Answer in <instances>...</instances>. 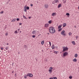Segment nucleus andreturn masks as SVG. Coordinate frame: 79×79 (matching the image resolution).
<instances>
[{
	"label": "nucleus",
	"mask_w": 79,
	"mask_h": 79,
	"mask_svg": "<svg viewBox=\"0 0 79 79\" xmlns=\"http://www.w3.org/2000/svg\"><path fill=\"white\" fill-rule=\"evenodd\" d=\"M49 32L51 34H53L55 32V30L53 28V27H50L49 28Z\"/></svg>",
	"instance_id": "nucleus-1"
},
{
	"label": "nucleus",
	"mask_w": 79,
	"mask_h": 79,
	"mask_svg": "<svg viewBox=\"0 0 79 79\" xmlns=\"http://www.w3.org/2000/svg\"><path fill=\"white\" fill-rule=\"evenodd\" d=\"M63 50L62 52H65V51H68V48L65 47H63Z\"/></svg>",
	"instance_id": "nucleus-2"
},
{
	"label": "nucleus",
	"mask_w": 79,
	"mask_h": 79,
	"mask_svg": "<svg viewBox=\"0 0 79 79\" xmlns=\"http://www.w3.org/2000/svg\"><path fill=\"white\" fill-rule=\"evenodd\" d=\"M68 55V52H65L63 54V56L65 57V56H66Z\"/></svg>",
	"instance_id": "nucleus-3"
},
{
	"label": "nucleus",
	"mask_w": 79,
	"mask_h": 79,
	"mask_svg": "<svg viewBox=\"0 0 79 79\" xmlns=\"http://www.w3.org/2000/svg\"><path fill=\"white\" fill-rule=\"evenodd\" d=\"M49 69L48 70L49 72V73L51 74L52 73V69H53V68L52 67H51L49 68Z\"/></svg>",
	"instance_id": "nucleus-4"
},
{
	"label": "nucleus",
	"mask_w": 79,
	"mask_h": 79,
	"mask_svg": "<svg viewBox=\"0 0 79 79\" xmlns=\"http://www.w3.org/2000/svg\"><path fill=\"white\" fill-rule=\"evenodd\" d=\"M27 76H29V77H31L33 76V75L31 73H28L27 74Z\"/></svg>",
	"instance_id": "nucleus-5"
},
{
	"label": "nucleus",
	"mask_w": 79,
	"mask_h": 79,
	"mask_svg": "<svg viewBox=\"0 0 79 79\" xmlns=\"http://www.w3.org/2000/svg\"><path fill=\"white\" fill-rule=\"evenodd\" d=\"M65 31H64L63 30L61 32V35H66V34L64 33Z\"/></svg>",
	"instance_id": "nucleus-6"
},
{
	"label": "nucleus",
	"mask_w": 79,
	"mask_h": 79,
	"mask_svg": "<svg viewBox=\"0 0 79 79\" xmlns=\"http://www.w3.org/2000/svg\"><path fill=\"white\" fill-rule=\"evenodd\" d=\"M32 33L33 35H36V31L35 30H33L32 32Z\"/></svg>",
	"instance_id": "nucleus-7"
},
{
	"label": "nucleus",
	"mask_w": 79,
	"mask_h": 79,
	"mask_svg": "<svg viewBox=\"0 0 79 79\" xmlns=\"http://www.w3.org/2000/svg\"><path fill=\"white\" fill-rule=\"evenodd\" d=\"M44 7L46 8H48V7H49V6H48V4H45Z\"/></svg>",
	"instance_id": "nucleus-8"
},
{
	"label": "nucleus",
	"mask_w": 79,
	"mask_h": 79,
	"mask_svg": "<svg viewBox=\"0 0 79 79\" xmlns=\"http://www.w3.org/2000/svg\"><path fill=\"white\" fill-rule=\"evenodd\" d=\"M77 60L76 58L74 59L73 60V62H77Z\"/></svg>",
	"instance_id": "nucleus-9"
},
{
	"label": "nucleus",
	"mask_w": 79,
	"mask_h": 79,
	"mask_svg": "<svg viewBox=\"0 0 79 79\" xmlns=\"http://www.w3.org/2000/svg\"><path fill=\"white\" fill-rule=\"evenodd\" d=\"M49 26V24L48 23H46L45 24V26L46 27H48Z\"/></svg>",
	"instance_id": "nucleus-10"
},
{
	"label": "nucleus",
	"mask_w": 79,
	"mask_h": 79,
	"mask_svg": "<svg viewBox=\"0 0 79 79\" xmlns=\"http://www.w3.org/2000/svg\"><path fill=\"white\" fill-rule=\"evenodd\" d=\"M52 49H54V48H55V45L52 44Z\"/></svg>",
	"instance_id": "nucleus-11"
},
{
	"label": "nucleus",
	"mask_w": 79,
	"mask_h": 79,
	"mask_svg": "<svg viewBox=\"0 0 79 79\" xmlns=\"http://www.w3.org/2000/svg\"><path fill=\"white\" fill-rule=\"evenodd\" d=\"M16 19H12L11 21L12 22H15V21H16Z\"/></svg>",
	"instance_id": "nucleus-12"
},
{
	"label": "nucleus",
	"mask_w": 79,
	"mask_h": 79,
	"mask_svg": "<svg viewBox=\"0 0 79 79\" xmlns=\"http://www.w3.org/2000/svg\"><path fill=\"white\" fill-rule=\"evenodd\" d=\"M56 15V13H52V16H55Z\"/></svg>",
	"instance_id": "nucleus-13"
},
{
	"label": "nucleus",
	"mask_w": 79,
	"mask_h": 79,
	"mask_svg": "<svg viewBox=\"0 0 79 79\" xmlns=\"http://www.w3.org/2000/svg\"><path fill=\"white\" fill-rule=\"evenodd\" d=\"M61 27H62V25H59V26H58V29H60V28H61Z\"/></svg>",
	"instance_id": "nucleus-14"
},
{
	"label": "nucleus",
	"mask_w": 79,
	"mask_h": 79,
	"mask_svg": "<svg viewBox=\"0 0 79 79\" xmlns=\"http://www.w3.org/2000/svg\"><path fill=\"white\" fill-rule=\"evenodd\" d=\"M55 3H58V2H59V1L58 0H55Z\"/></svg>",
	"instance_id": "nucleus-15"
},
{
	"label": "nucleus",
	"mask_w": 79,
	"mask_h": 79,
	"mask_svg": "<svg viewBox=\"0 0 79 79\" xmlns=\"http://www.w3.org/2000/svg\"><path fill=\"white\" fill-rule=\"evenodd\" d=\"M41 44H42V45H44V40H43L41 42Z\"/></svg>",
	"instance_id": "nucleus-16"
},
{
	"label": "nucleus",
	"mask_w": 79,
	"mask_h": 79,
	"mask_svg": "<svg viewBox=\"0 0 79 79\" xmlns=\"http://www.w3.org/2000/svg\"><path fill=\"white\" fill-rule=\"evenodd\" d=\"M66 26V24L64 23L63 24V27H65Z\"/></svg>",
	"instance_id": "nucleus-17"
},
{
	"label": "nucleus",
	"mask_w": 79,
	"mask_h": 79,
	"mask_svg": "<svg viewBox=\"0 0 79 79\" xmlns=\"http://www.w3.org/2000/svg\"><path fill=\"white\" fill-rule=\"evenodd\" d=\"M24 10L25 12H27V9H26V8H24Z\"/></svg>",
	"instance_id": "nucleus-18"
},
{
	"label": "nucleus",
	"mask_w": 79,
	"mask_h": 79,
	"mask_svg": "<svg viewBox=\"0 0 79 79\" xmlns=\"http://www.w3.org/2000/svg\"><path fill=\"white\" fill-rule=\"evenodd\" d=\"M72 44H73V45H75L76 43H75V42L74 41H73L72 42Z\"/></svg>",
	"instance_id": "nucleus-19"
},
{
	"label": "nucleus",
	"mask_w": 79,
	"mask_h": 79,
	"mask_svg": "<svg viewBox=\"0 0 79 79\" xmlns=\"http://www.w3.org/2000/svg\"><path fill=\"white\" fill-rule=\"evenodd\" d=\"M23 18H24V19H27V18H26V16H25L24 15H23Z\"/></svg>",
	"instance_id": "nucleus-20"
},
{
	"label": "nucleus",
	"mask_w": 79,
	"mask_h": 79,
	"mask_svg": "<svg viewBox=\"0 0 79 79\" xmlns=\"http://www.w3.org/2000/svg\"><path fill=\"white\" fill-rule=\"evenodd\" d=\"M61 6V4H60L58 5V8H60V7Z\"/></svg>",
	"instance_id": "nucleus-21"
},
{
	"label": "nucleus",
	"mask_w": 79,
	"mask_h": 79,
	"mask_svg": "<svg viewBox=\"0 0 79 79\" xmlns=\"http://www.w3.org/2000/svg\"><path fill=\"white\" fill-rule=\"evenodd\" d=\"M74 56H75V58L77 57V54H75L74 55Z\"/></svg>",
	"instance_id": "nucleus-22"
},
{
	"label": "nucleus",
	"mask_w": 79,
	"mask_h": 79,
	"mask_svg": "<svg viewBox=\"0 0 79 79\" xmlns=\"http://www.w3.org/2000/svg\"><path fill=\"white\" fill-rule=\"evenodd\" d=\"M52 21L50 20L48 21V23L49 24H51L52 23Z\"/></svg>",
	"instance_id": "nucleus-23"
},
{
	"label": "nucleus",
	"mask_w": 79,
	"mask_h": 79,
	"mask_svg": "<svg viewBox=\"0 0 79 79\" xmlns=\"http://www.w3.org/2000/svg\"><path fill=\"white\" fill-rule=\"evenodd\" d=\"M69 78L70 79H72V78H73V77H72V76H70L69 77Z\"/></svg>",
	"instance_id": "nucleus-24"
},
{
	"label": "nucleus",
	"mask_w": 79,
	"mask_h": 79,
	"mask_svg": "<svg viewBox=\"0 0 79 79\" xmlns=\"http://www.w3.org/2000/svg\"><path fill=\"white\" fill-rule=\"evenodd\" d=\"M52 79H57V78L56 77H52Z\"/></svg>",
	"instance_id": "nucleus-25"
},
{
	"label": "nucleus",
	"mask_w": 79,
	"mask_h": 79,
	"mask_svg": "<svg viewBox=\"0 0 79 79\" xmlns=\"http://www.w3.org/2000/svg\"><path fill=\"white\" fill-rule=\"evenodd\" d=\"M14 33L15 34H17L18 33V31H15V32Z\"/></svg>",
	"instance_id": "nucleus-26"
},
{
	"label": "nucleus",
	"mask_w": 79,
	"mask_h": 79,
	"mask_svg": "<svg viewBox=\"0 0 79 79\" xmlns=\"http://www.w3.org/2000/svg\"><path fill=\"white\" fill-rule=\"evenodd\" d=\"M67 16H69V13H67L66 14Z\"/></svg>",
	"instance_id": "nucleus-27"
},
{
	"label": "nucleus",
	"mask_w": 79,
	"mask_h": 79,
	"mask_svg": "<svg viewBox=\"0 0 79 79\" xmlns=\"http://www.w3.org/2000/svg\"><path fill=\"white\" fill-rule=\"evenodd\" d=\"M26 9L27 10H29V7L28 6H27V7Z\"/></svg>",
	"instance_id": "nucleus-28"
},
{
	"label": "nucleus",
	"mask_w": 79,
	"mask_h": 79,
	"mask_svg": "<svg viewBox=\"0 0 79 79\" xmlns=\"http://www.w3.org/2000/svg\"><path fill=\"white\" fill-rule=\"evenodd\" d=\"M61 30H62V28H59L58 30V31H61Z\"/></svg>",
	"instance_id": "nucleus-29"
},
{
	"label": "nucleus",
	"mask_w": 79,
	"mask_h": 79,
	"mask_svg": "<svg viewBox=\"0 0 79 79\" xmlns=\"http://www.w3.org/2000/svg\"><path fill=\"white\" fill-rule=\"evenodd\" d=\"M58 51H55L54 52L56 54H57L58 53Z\"/></svg>",
	"instance_id": "nucleus-30"
},
{
	"label": "nucleus",
	"mask_w": 79,
	"mask_h": 79,
	"mask_svg": "<svg viewBox=\"0 0 79 79\" xmlns=\"http://www.w3.org/2000/svg\"><path fill=\"white\" fill-rule=\"evenodd\" d=\"M52 4H55V3H56L55 2V1H53L52 2Z\"/></svg>",
	"instance_id": "nucleus-31"
},
{
	"label": "nucleus",
	"mask_w": 79,
	"mask_h": 79,
	"mask_svg": "<svg viewBox=\"0 0 79 79\" xmlns=\"http://www.w3.org/2000/svg\"><path fill=\"white\" fill-rule=\"evenodd\" d=\"M27 46H26V45H24V48H27Z\"/></svg>",
	"instance_id": "nucleus-32"
},
{
	"label": "nucleus",
	"mask_w": 79,
	"mask_h": 79,
	"mask_svg": "<svg viewBox=\"0 0 79 79\" xmlns=\"http://www.w3.org/2000/svg\"><path fill=\"white\" fill-rule=\"evenodd\" d=\"M69 35H72V34L71 33H69Z\"/></svg>",
	"instance_id": "nucleus-33"
},
{
	"label": "nucleus",
	"mask_w": 79,
	"mask_h": 79,
	"mask_svg": "<svg viewBox=\"0 0 79 79\" xmlns=\"http://www.w3.org/2000/svg\"><path fill=\"white\" fill-rule=\"evenodd\" d=\"M35 37V35H33L32 36V37H33V38H34V37Z\"/></svg>",
	"instance_id": "nucleus-34"
},
{
	"label": "nucleus",
	"mask_w": 79,
	"mask_h": 79,
	"mask_svg": "<svg viewBox=\"0 0 79 79\" xmlns=\"http://www.w3.org/2000/svg\"><path fill=\"white\" fill-rule=\"evenodd\" d=\"M24 77V78H25V79L27 78V76H25Z\"/></svg>",
	"instance_id": "nucleus-35"
},
{
	"label": "nucleus",
	"mask_w": 79,
	"mask_h": 79,
	"mask_svg": "<svg viewBox=\"0 0 79 79\" xmlns=\"http://www.w3.org/2000/svg\"><path fill=\"white\" fill-rule=\"evenodd\" d=\"M19 19H17V21H19Z\"/></svg>",
	"instance_id": "nucleus-36"
},
{
	"label": "nucleus",
	"mask_w": 79,
	"mask_h": 79,
	"mask_svg": "<svg viewBox=\"0 0 79 79\" xmlns=\"http://www.w3.org/2000/svg\"><path fill=\"white\" fill-rule=\"evenodd\" d=\"M8 47H6V50H8Z\"/></svg>",
	"instance_id": "nucleus-37"
},
{
	"label": "nucleus",
	"mask_w": 79,
	"mask_h": 79,
	"mask_svg": "<svg viewBox=\"0 0 79 79\" xmlns=\"http://www.w3.org/2000/svg\"><path fill=\"white\" fill-rule=\"evenodd\" d=\"M1 50H3V48L1 47Z\"/></svg>",
	"instance_id": "nucleus-38"
},
{
	"label": "nucleus",
	"mask_w": 79,
	"mask_h": 79,
	"mask_svg": "<svg viewBox=\"0 0 79 79\" xmlns=\"http://www.w3.org/2000/svg\"><path fill=\"white\" fill-rule=\"evenodd\" d=\"M1 14V13H3V11H2L0 12Z\"/></svg>",
	"instance_id": "nucleus-39"
},
{
	"label": "nucleus",
	"mask_w": 79,
	"mask_h": 79,
	"mask_svg": "<svg viewBox=\"0 0 79 79\" xmlns=\"http://www.w3.org/2000/svg\"><path fill=\"white\" fill-rule=\"evenodd\" d=\"M76 38L77 39V38H78V36H76Z\"/></svg>",
	"instance_id": "nucleus-40"
},
{
	"label": "nucleus",
	"mask_w": 79,
	"mask_h": 79,
	"mask_svg": "<svg viewBox=\"0 0 79 79\" xmlns=\"http://www.w3.org/2000/svg\"><path fill=\"white\" fill-rule=\"evenodd\" d=\"M19 25H20V26H21V25H22V23H19Z\"/></svg>",
	"instance_id": "nucleus-41"
},
{
	"label": "nucleus",
	"mask_w": 79,
	"mask_h": 79,
	"mask_svg": "<svg viewBox=\"0 0 79 79\" xmlns=\"http://www.w3.org/2000/svg\"><path fill=\"white\" fill-rule=\"evenodd\" d=\"M5 35H8V33H6Z\"/></svg>",
	"instance_id": "nucleus-42"
},
{
	"label": "nucleus",
	"mask_w": 79,
	"mask_h": 79,
	"mask_svg": "<svg viewBox=\"0 0 79 79\" xmlns=\"http://www.w3.org/2000/svg\"><path fill=\"white\" fill-rule=\"evenodd\" d=\"M30 5H31V6H33V5L32 4H31Z\"/></svg>",
	"instance_id": "nucleus-43"
},
{
	"label": "nucleus",
	"mask_w": 79,
	"mask_h": 79,
	"mask_svg": "<svg viewBox=\"0 0 79 79\" xmlns=\"http://www.w3.org/2000/svg\"><path fill=\"white\" fill-rule=\"evenodd\" d=\"M26 6H24V8H26Z\"/></svg>",
	"instance_id": "nucleus-44"
},
{
	"label": "nucleus",
	"mask_w": 79,
	"mask_h": 79,
	"mask_svg": "<svg viewBox=\"0 0 79 79\" xmlns=\"http://www.w3.org/2000/svg\"><path fill=\"white\" fill-rule=\"evenodd\" d=\"M49 45L51 44V42H50L49 41Z\"/></svg>",
	"instance_id": "nucleus-45"
},
{
	"label": "nucleus",
	"mask_w": 79,
	"mask_h": 79,
	"mask_svg": "<svg viewBox=\"0 0 79 79\" xmlns=\"http://www.w3.org/2000/svg\"><path fill=\"white\" fill-rule=\"evenodd\" d=\"M49 79H53V78H52V77H50V78H49Z\"/></svg>",
	"instance_id": "nucleus-46"
},
{
	"label": "nucleus",
	"mask_w": 79,
	"mask_h": 79,
	"mask_svg": "<svg viewBox=\"0 0 79 79\" xmlns=\"http://www.w3.org/2000/svg\"><path fill=\"white\" fill-rule=\"evenodd\" d=\"M19 30H20V29H18V31H19Z\"/></svg>",
	"instance_id": "nucleus-47"
},
{
	"label": "nucleus",
	"mask_w": 79,
	"mask_h": 79,
	"mask_svg": "<svg viewBox=\"0 0 79 79\" xmlns=\"http://www.w3.org/2000/svg\"><path fill=\"white\" fill-rule=\"evenodd\" d=\"M31 18V17H29V19H30Z\"/></svg>",
	"instance_id": "nucleus-48"
},
{
	"label": "nucleus",
	"mask_w": 79,
	"mask_h": 79,
	"mask_svg": "<svg viewBox=\"0 0 79 79\" xmlns=\"http://www.w3.org/2000/svg\"><path fill=\"white\" fill-rule=\"evenodd\" d=\"M74 27H75V28L76 27V26H74Z\"/></svg>",
	"instance_id": "nucleus-49"
},
{
	"label": "nucleus",
	"mask_w": 79,
	"mask_h": 79,
	"mask_svg": "<svg viewBox=\"0 0 79 79\" xmlns=\"http://www.w3.org/2000/svg\"><path fill=\"white\" fill-rule=\"evenodd\" d=\"M18 54H20V53H19V52Z\"/></svg>",
	"instance_id": "nucleus-50"
},
{
	"label": "nucleus",
	"mask_w": 79,
	"mask_h": 79,
	"mask_svg": "<svg viewBox=\"0 0 79 79\" xmlns=\"http://www.w3.org/2000/svg\"><path fill=\"white\" fill-rule=\"evenodd\" d=\"M9 44L8 43H7V45H8Z\"/></svg>",
	"instance_id": "nucleus-51"
},
{
	"label": "nucleus",
	"mask_w": 79,
	"mask_h": 79,
	"mask_svg": "<svg viewBox=\"0 0 79 79\" xmlns=\"http://www.w3.org/2000/svg\"><path fill=\"white\" fill-rule=\"evenodd\" d=\"M12 73H14V72L13 71H12Z\"/></svg>",
	"instance_id": "nucleus-52"
},
{
	"label": "nucleus",
	"mask_w": 79,
	"mask_h": 79,
	"mask_svg": "<svg viewBox=\"0 0 79 79\" xmlns=\"http://www.w3.org/2000/svg\"><path fill=\"white\" fill-rule=\"evenodd\" d=\"M78 10H79V6L78 7Z\"/></svg>",
	"instance_id": "nucleus-53"
},
{
	"label": "nucleus",
	"mask_w": 79,
	"mask_h": 79,
	"mask_svg": "<svg viewBox=\"0 0 79 79\" xmlns=\"http://www.w3.org/2000/svg\"><path fill=\"white\" fill-rule=\"evenodd\" d=\"M51 46V44H50V47Z\"/></svg>",
	"instance_id": "nucleus-54"
},
{
	"label": "nucleus",
	"mask_w": 79,
	"mask_h": 79,
	"mask_svg": "<svg viewBox=\"0 0 79 79\" xmlns=\"http://www.w3.org/2000/svg\"><path fill=\"white\" fill-rule=\"evenodd\" d=\"M20 32L21 33V31H20Z\"/></svg>",
	"instance_id": "nucleus-55"
},
{
	"label": "nucleus",
	"mask_w": 79,
	"mask_h": 79,
	"mask_svg": "<svg viewBox=\"0 0 79 79\" xmlns=\"http://www.w3.org/2000/svg\"><path fill=\"white\" fill-rule=\"evenodd\" d=\"M10 0H9V1L10 2Z\"/></svg>",
	"instance_id": "nucleus-56"
},
{
	"label": "nucleus",
	"mask_w": 79,
	"mask_h": 79,
	"mask_svg": "<svg viewBox=\"0 0 79 79\" xmlns=\"http://www.w3.org/2000/svg\"><path fill=\"white\" fill-rule=\"evenodd\" d=\"M37 59H36V61H37Z\"/></svg>",
	"instance_id": "nucleus-57"
},
{
	"label": "nucleus",
	"mask_w": 79,
	"mask_h": 79,
	"mask_svg": "<svg viewBox=\"0 0 79 79\" xmlns=\"http://www.w3.org/2000/svg\"><path fill=\"white\" fill-rule=\"evenodd\" d=\"M48 34H49V33H48Z\"/></svg>",
	"instance_id": "nucleus-58"
},
{
	"label": "nucleus",
	"mask_w": 79,
	"mask_h": 79,
	"mask_svg": "<svg viewBox=\"0 0 79 79\" xmlns=\"http://www.w3.org/2000/svg\"><path fill=\"white\" fill-rule=\"evenodd\" d=\"M0 58H1V57L0 56Z\"/></svg>",
	"instance_id": "nucleus-59"
},
{
	"label": "nucleus",
	"mask_w": 79,
	"mask_h": 79,
	"mask_svg": "<svg viewBox=\"0 0 79 79\" xmlns=\"http://www.w3.org/2000/svg\"><path fill=\"white\" fill-rule=\"evenodd\" d=\"M16 75V74H15V76Z\"/></svg>",
	"instance_id": "nucleus-60"
}]
</instances>
